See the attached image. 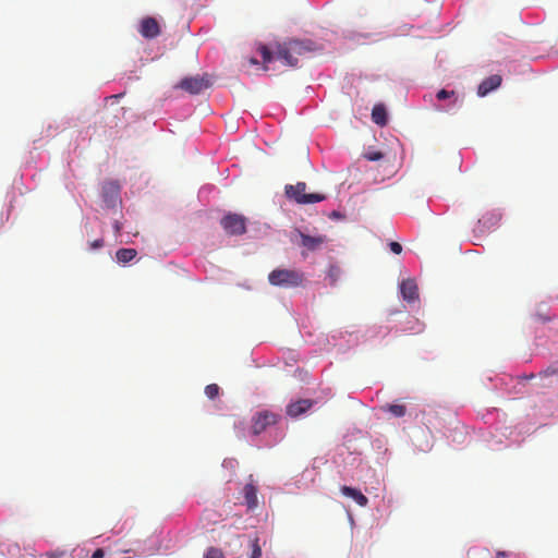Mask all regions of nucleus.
I'll return each instance as SVG.
<instances>
[{"label": "nucleus", "mask_w": 558, "mask_h": 558, "mask_svg": "<svg viewBox=\"0 0 558 558\" xmlns=\"http://www.w3.org/2000/svg\"><path fill=\"white\" fill-rule=\"evenodd\" d=\"M310 47L300 40L291 39L276 44V58L281 60L286 65L296 66L300 56L310 51Z\"/></svg>", "instance_id": "1"}, {"label": "nucleus", "mask_w": 558, "mask_h": 558, "mask_svg": "<svg viewBox=\"0 0 558 558\" xmlns=\"http://www.w3.org/2000/svg\"><path fill=\"white\" fill-rule=\"evenodd\" d=\"M304 280V274L296 269L277 268L268 275L269 283L281 288L301 287Z\"/></svg>", "instance_id": "2"}, {"label": "nucleus", "mask_w": 558, "mask_h": 558, "mask_svg": "<svg viewBox=\"0 0 558 558\" xmlns=\"http://www.w3.org/2000/svg\"><path fill=\"white\" fill-rule=\"evenodd\" d=\"M287 197L294 199L298 204H314L326 199L322 193H306V184L298 182L295 185H286Z\"/></svg>", "instance_id": "3"}, {"label": "nucleus", "mask_w": 558, "mask_h": 558, "mask_svg": "<svg viewBox=\"0 0 558 558\" xmlns=\"http://www.w3.org/2000/svg\"><path fill=\"white\" fill-rule=\"evenodd\" d=\"M247 219L240 214L228 213L220 220V226L228 235H242L246 232Z\"/></svg>", "instance_id": "4"}, {"label": "nucleus", "mask_w": 558, "mask_h": 558, "mask_svg": "<svg viewBox=\"0 0 558 558\" xmlns=\"http://www.w3.org/2000/svg\"><path fill=\"white\" fill-rule=\"evenodd\" d=\"M210 86V81L208 75H196L191 77L183 78L179 87L190 94L196 95L202 93L204 89H207Z\"/></svg>", "instance_id": "5"}, {"label": "nucleus", "mask_w": 558, "mask_h": 558, "mask_svg": "<svg viewBox=\"0 0 558 558\" xmlns=\"http://www.w3.org/2000/svg\"><path fill=\"white\" fill-rule=\"evenodd\" d=\"M279 415L269 411L259 412L253 417L252 430L255 435L277 423Z\"/></svg>", "instance_id": "6"}, {"label": "nucleus", "mask_w": 558, "mask_h": 558, "mask_svg": "<svg viewBox=\"0 0 558 558\" xmlns=\"http://www.w3.org/2000/svg\"><path fill=\"white\" fill-rule=\"evenodd\" d=\"M140 34L147 39H153L159 36L160 26L155 17L147 16L141 21Z\"/></svg>", "instance_id": "7"}, {"label": "nucleus", "mask_w": 558, "mask_h": 558, "mask_svg": "<svg viewBox=\"0 0 558 558\" xmlns=\"http://www.w3.org/2000/svg\"><path fill=\"white\" fill-rule=\"evenodd\" d=\"M120 185L117 181H108L102 186V198L108 206H114L119 201Z\"/></svg>", "instance_id": "8"}, {"label": "nucleus", "mask_w": 558, "mask_h": 558, "mask_svg": "<svg viewBox=\"0 0 558 558\" xmlns=\"http://www.w3.org/2000/svg\"><path fill=\"white\" fill-rule=\"evenodd\" d=\"M296 233L301 239L300 245L311 252L318 250L327 241L325 235L312 236L301 232L300 230H298Z\"/></svg>", "instance_id": "9"}, {"label": "nucleus", "mask_w": 558, "mask_h": 558, "mask_svg": "<svg viewBox=\"0 0 558 558\" xmlns=\"http://www.w3.org/2000/svg\"><path fill=\"white\" fill-rule=\"evenodd\" d=\"M314 401L310 399H301L287 405V414L291 417H298L313 407Z\"/></svg>", "instance_id": "10"}, {"label": "nucleus", "mask_w": 558, "mask_h": 558, "mask_svg": "<svg viewBox=\"0 0 558 558\" xmlns=\"http://www.w3.org/2000/svg\"><path fill=\"white\" fill-rule=\"evenodd\" d=\"M245 502L248 509H255L258 506L257 486L254 483L253 476L250 475V482L243 488Z\"/></svg>", "instance_id": "11"}, {"label": "nucleus", "mask_w": 558, "mask_h": 558, "mask_svg": "<svg viewBox=\"0 0 558 558\" xmlns=\"http://www.w3.org/2000/svg\"><path fill=\"white\" fill-rule=\"evenodd\" d=\"M402 298L408 302H413L418 299L417 284L413 279H405L400 284Z\"/></svg>", "instance_id": "12"}, {"label": "nucleus", "mask_w": 558, "mask_h": 558, "mask_svg": "<svg viewBox=\"0 0 558 558\" xmlns=\"http://www.w3.org/2000/svg\"><path fill=\"white\" fill-rule=\"evenodd\" d=\"M501 76L494 74L489 77L485 78L480 85L477 89V94L481 97L486 96L489 92L498 88L501 84Z\"/></svg>", "instance_id": "13"}, {"label": "nucleus", "mask_w": 558, "mask_h": 558, "mask_svg": "<svg viewBox=\"0 0 558 558\" xmlns=\"http://www.w3.org/2000/svg\"><path fill=\"white\" fill-rule=\"evenodd\" d=\"M341 493L344 496L352 498L361 507H366L368 504L367 497L365 495H363L362 492L356 488H353L350 486H342Z\"/></svg>", "instance_id": "14"}, {"label": "nucleus", "mask_w": 558, "mask_h": 558, "mask_svg": "<svg viewBox=\"0 0 558 558\" xmlns=\"http://www.w3.org/2000/svg\"><path fill=\"white\" fill-rule=\"evenodd\" d=\"M372 120L375 124L379 126H385L387 124V111L383 104H377L373 107Z\"/></svg>", "instance_id": "15"}, {"label": "nucleus", "mask_w": 558, "mask_h": 558, "mask_svg": "<svg viewBox=\"0 0 558 558\" xmlns=\"http://www.w3.org/2000/svg\"><path fill=\"white\" fill-rule=\"evenodd\" d=\"M136 255L137 252L134 248H120L116 253L117 260L122 264L131 262Z\"/></svg>", "instance_id": "16"}, {"label": "nucleus", "mask_w": 558, "mask_h": 558, "mask_svg": "<svg viewBox=\"0 0 558 558\" xmlns=\"http://www.w3.org/2000/svg\"><path fill=\"white\" fill-rule=\"evenodd\" d=\"M381 410L391 413L396 417H402L407 413V408L403 404H386L381 407Z\"/></svg>", "instance_id": "17"}, {"label": "nucleus", "mask_w": 558, "mask_h": 558, "mask_svg": "<svg viewBox=\"0 0 558 558\" xmlns=\"http://www.w3.org/2000/svg\"><path fill=\"white\" fill-rule=\"evenodd\" d=\"M341 275H342V271L339 266L330 265L328 272H327V278L329 280V284L335 286L338 282V280L340 279Z\"/></svg>", "instance_id": "18"}, {"label": "nucleus", "mask_w": 558, "mask_h": 558, "mask_svg": "<svg viewBox=\"0 0 558 558\" xmlns=\"http://www.w3.org/2000/svg\"><path fill=\"white\" fill-rule=\"evenodd\" d=\"M258 52L260 53L265 64L270 63L274 60V53L267 46L260 45L258 47Z\"/></svg>", "instance_id": "19"}, {"label": "nucleus", "mask_w": 558, "mask_h": 558, "mask_svg": "<svg viewBox=\"0 0 558 558\" xmlns=\"http://www.w3.org/2000/svg\"><path fill=\"white\" fill-rule=\"evenodd\" d=\"M251 548H252V553H251L250 558H262V547L259 545L258 537H254L251 541Z\"/></svg>", "instance_id": "20"}, {"label": "nucleus", "mask_w": 558, "mask_h": 558, "mask_svg": "<svg viewBox=\"0 0 558 558\" xmlns=\"http://www.w3.org/2000/svg\"><path fill=\"white\" fill-rule=\"evenodd\" d=\"M219 390L220 388L217 384H210L205 387V395L213 400L219 395Z\"/></svg>", "instance_id": "21"}, {"label": "nucleus", "mask_w": 558, "mask_h": 558, "mask_svg": "<svg viewBox=\"0 0 558 558\" xmlns=\"http://www.w3.org/2000/svg\"><path fill=\"white\" fill-rule=\"evenodd\" d=\"M204 558H225V555L221 549L209 547L205 553Z\"/></svg>", "instance_id": "22"}, {"label": "nucleus", "mask_w": 558, "mask_h": 558, "mask_svg": "<svg viewBox=\"0 0 558 558\" xmlns=\"http://www.w3.org/2000/svg\"><path fill=\"white\" fill-rule=\"evenodd\" d=\"M456 96V92L454 90H446V89H440L437 94H436V97L438 100H445V99H448V98H451V97H454Z\"/></svg>", "instance_id": "23"}, {"label": "nucleus", "mask_w": 558, "mask_h": 558, "mask_svg": "<svg viewBox=\"0 0 558 558\" xmlns=\"http://www.w3.org/2000/svg\"><path fill=\"white\" fill-rule=\"evenodd\" d=\"M364 157L369 161H377L384 157V154L380 151H367L364 154Z\"/></svg>", "instance_id": "24"}, {"label": "nucleus", "mask_w": 558, "mask_h": 558, "mask_svg": "<svg viewBox=\"0 0 558 558\" xmlns=\"http://www.w3.org/2000/svg\"><path fill=\"white\" fill-rule=\"evenodd\" d=\"M558 374V366H548L546 369L539 372L541 377H548Z\"/></svg>", "instance_id": "25"}, {"label": "nucleus", "mask_w": 558, "mask_h": 558, "mask_svg": "<svg viewBox=\"0 0 558 558\" xmlns=\"http://www.w3.org/2000/svg\"><path fill=\"white\" fill-rule=\"evenodd\" d=\"M64 551H61V550H54V551H49V553H46L44 555H41V557H45V558H62L64 556Z\"/></svg>", "instance_id": "26"}, {"label": "nucleus", "mask_w": 558, "mask_h": 558, "mask_svg": "<svg viewBox=\"0 0 558 558\" xmlns=\"http://www.w3.org/2000/svg\"><path fill=\"white\" fill-rule=\"evenodd\" d=\"M389 247L395 254H400L402 252V245L398 242H390Z\"/></svg>", "instance_id": "27"}, {"label": "nucleus", "mask_w": 558, "mask_h": 558, "mask_svg": "<svg viewBox=\"0 0 558 558\" xmlns=\"http://www.w3.org/2000/svg\"><path fill=\"white\" fill-rule=\"evenodd\" d=\"M104 246V240L102 239H97V240H94L93 242L89 243V247L92 250H97V248H100Z\"/></svg>", "instance_id": "28"}, {"label": "nucleus", "mask_w": 558, "mask_h": 558, "mask_svg": "<svg viewBox=\"0 0 558 558\" xmlns=\"http://www.w3.org/2000/svg\"><path fill=\"white\" fill-rule=\"evenodd\" d=\"M104 557H105V551L101 548L96 549L92 555V558H104Z\"/></svg>", "instance_id": "29"}, {"label": "nucleus", "mask_w": 558, "mask_h": 558, "mask_svg": "<svg viewBox=\"0 0 558 558\" xmlns=\"http://www.w3.org/2000/svg\"><path fill=\"white\" fill-rule=\"evenodd\" d=\"M509 555L506 551H498L496 558H507Z\"/></svg>", "instance_id": "30"}, {"label": "nucleus", "mask_w": 558, "mask_h": 558, "mask_svg": "<svg viewBox=\"0 0 558 558\" xmlns=\"http://www.w3.org/2000/svg\"><path fill=\"white\" fill-rule=\"evenodd\" d=\"M113 228L116 230L117 233H119L121 231V223L119 221H116L114 225H113Z\"/></svg>", "instance_id": "31"}, {"label": "nucleus", "mask_w": 558, "mask_h": 558, "mask_svg": "<svg viewBox=\"0 0 558 558\" xmlns=\"http://www.w3.org/2000/svg\"><path fill=\"white\" fill-rule=\"evenodd\" d=\"M121 96H122V94H119V95H112V96H110L108 99H113V98H114V99H118V98H120Z\"/></svg>", "instance_id": "32"}]
</instances>
